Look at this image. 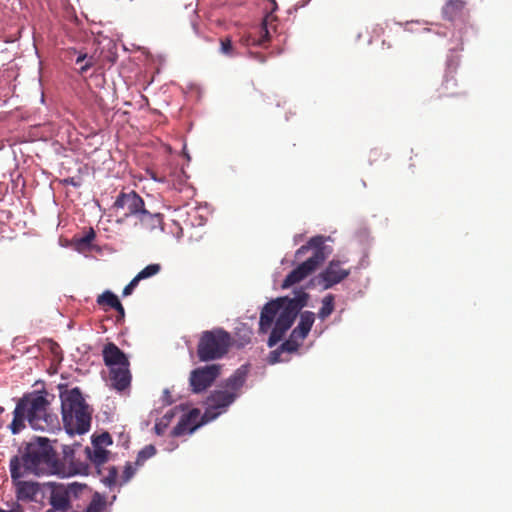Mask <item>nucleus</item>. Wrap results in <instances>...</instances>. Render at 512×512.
Segmentation results:
<instances>
[{
	"label": "nucleus",
	"instance_id": "nucleus-1",
	"mask_svg": "<svg viewBox=\"0 0 512 512\" xmlns=\"http://www.w3.org/2000/svg\"><path fill=\"white\" fill-rule=\"evenodd\" d=\"M308 293L302 288L294 291V297H278L267 302L260 313L259 333L265 334L271 328L268 346L274 347L282 340L293 325L297 315L307 305Z\"/></svg>",
	"mask_w": 512,
	"mask_h": 512
},
{
	"label": "nucleus",
	"instance_id": "nucleus-2",
	"mask_svg": "<svg viewBox=\"0 0 512 512\" xmlns=\"http://www.w3.org/2000/svg\"><path fill=\"white\" fill-rule=\"evenodd\" d=\"M9 468L11 479L65 472L56 462V451L50 440L45 437H35L27 443L20 456L16 455L10 459Z\"/></svg>",
	"mask_w": 512,
	"mask_h": 512
},
{
	"label": "nucleus",
	"instance_id": "nucleus-3",
	"mask_svg": "<svg viewBox=\"0 0 512 512\" xmlns=\"http://www.w3.org/2000/svg\"><path fill=\"white\" fill-rule=\"evenodd\" d=\"M48 393L33 391L24 394L13 411V420L9 425L12 434H18L25 428V421L35 430L50 431L60 429L59 418L49 411Z\"/></svg>",
	"mask_w": 512,
	"mask_h": 512
},
{
	"label": "nucleus",
	"instance_id": "nucleus-4",
	"mask_svg": "<svg viewBox=\"0 0 512 512\" xmlns=\"http://www.w3.org/2000/svg\"><path fill=\"white\" fill-rule=\"evenodd\" d=\"M62 421L69 435H83L91 427V411L78 387L61 392Z\"/></svg>",
	"mask_w": 512,
	"mask_h": 512
},
{
	"label": "nucleus",
	"instance_id": "nucleus-5",
	"mask_svg": "<svg viewBox=\"0 0 512 512\" xmlns=\"http://www.w3.org/2000/svg\"><path fill=\"white\" fill-rule=\"evenodd\" d=\"M233 344V338L223 328L205 330L200 334L197 344V357L201 362L223 358Z\"/></svg>",
	"mask_w": 512,
	"mask_h": 512
},
{
	"label": "nucleus",
	"instance_id": "nucleus-6",
	"mask_svg": "<svg viewBox=\"0 0 512 512\" xmlns=\"http://www.w3.org/2000/svg\"><path fill=\"white\" fill-rule=\"evenodd\" d=\"M443 18L452 23L462 40L464 32L470 27V12L463 0H447L442 8Z\"/></svg>",
	"mask_w": 512,
	"mask_h": 512
},
{
	"label": "nucleus",
	"instance_id": "nucleus-7",
	"mask_svg": "<svg viewBox=\"0 0 512 512\" xmlns=\"http://www.w3.org/2000/svg\"><path fill=\"white\" fill-rule=\"evenodd\" d=\"M236 400L234 392H227L224 389L214 390L206 400V410L202 416L204 422L214 420L218 415Z\"/></svg>",
	"mask_w": 512,
	"mask_h": 512
},
{
	"label": "nucleus",
	"instance_id": "nucleus-8",
	"mask_svg": "<svg viewBox=\"0 0 512 512\" xmlns=\"http://www.w3.org/2000/svg\"><path fill=\"white\" fill-rule=\"evenodd\" d=\"M222 365L210 364L191 371L189 383L194 393H201L209 388L220 376Z\"/></svg>",
	"mask_w": 512,
	"mask_h": 512
},
{
	"label": "nucleus",
	"instance_id": "nucleus-9",
	"mask_svg": "<svg viewBox=\"0 0 512 512\" xmlns=\"http://www.w3.org/2000/svg\"><path fill=\"white\" fill-rule=\"evenodd\" d=\"M345 263L347 260L332 259L326 268L318 274V284L327 290L345 280L351 273L350 268L344 267Z\"/></svg>",
	"mask_w": 512,
	"mask_h": 512
},
{
	"label": "nucleus",
	"instance_id": "nucleus-10",
	"mask_svg": "<svg viewBox=\"0 0 512 512\" xmlns=\"http://www.w3.org/2000/svg\"><path fill=\"white\" fill-rule=\"evenodd\" d=\"M144 208V200L134 190L130 192H120L113 204V209L116 213H121L125 218L131 216L137 218Z\"/></svg>",
	"mask_w": 512,
	"mask_h": 512
},
{
	"label": "nucleus",
	"instance_id": "nucleus-11",
	"mask_svg": "<svg viewBox=\"0 0 512 512\" xmlns=\"http://www.w3.org/2000/svg\"><path fill=\"white\" fill-rule=\"evenodd\" d=\"M74 447H80V444L74 445H64L63 446V458L59 459L56 456V462L62 467L65 472L64 473H55V475L61 477H69L76 474H84L87 472L88 465L75 457V449Z\"/></svg>",
	"mask_w": 512,
	"mask_h": 512
},
{
	"label": "nucleus",
	"instance_id": "nucleus-12",
	"mask_svg": "<svg viewBox=\"0 0 512 512\" xmlns=\"http://www.w3.org/2000/svg\"><path fill=\"white\" fill-rule=\"evenodd\" d=\"M199 418L200 411L196 408L183 414L177 425L173 428L171 432L172 436L179 437L194 432L200 425L205 423L203 420L199 421Z\"/></svg>",
	"mask_w": 512,
	"mask_h": 512
},
{
	"label": "nucleus",
	"instance_id": "nucleus-13",
	"mask_svg": "<svg viewBox=\"0 0 512 512\" xmlns=\"http://www.w3.org/2000/svg\"><path fill=\"white\" fill-rule=\"evenodd\" d=\"M319 266L317 265V261L309 260L302 262L295 269H293L284 279L281 287L282 289H287L305 278L311 275Z\"/></svg>",
	"mask_w": 512,
	"mask_h": 512
},
{
	"label": "nucleus",
	"instance_id": "nucleus-14",
	"mask_svg": "<svg viewBox=\"0 0 512 512\" xmlns=\"http://www.w3.org/2000/svg\"><path fill=\"white\" fill-rule=\"evenodd\" d=\"M325 237L317 235L309 239L307 244L302 245L295 253L296 258L302 257L309 249H314L313 255L309 257V260L317 261V265L320 266L326 259L327 254L325 253Z\"/></svg>",
	"mask_w": 512,
	"mask_h": 512
},
{
	"label": "nucleus",
	"instance_id": "nucleus-15",
	"mask_svg": "<svg viewBox=\"0 0 512 512\" xmlns=\"http://www.w3.org/2000/svg\"><path fill=\"white\" fill-rule=\"evenodd\" d=\"M103 360L109 368L129 366L126 354L113 342L107 343L102 350Z\"/></svg>",
	"mask_w": 512,
	"mask_h": 512
},
{
	"label": "nucleus",
	"instance_id": "nucleus-16",
	"mask_svg": "<svg viewBox=\"0 0 512 512\" xmlns=\"http://www.w3.org/2000/svg\"><path fill=\"white\" fill-rule=\"evenodd\" d=\"M15 487L16 498L19 501H35L40 492V486L37 482L24 481L21 478L12 479Z\"/></svg>",
	"mask_w": 512,
	"mask_h": 512
},
{
	"label": "nucleus",
	"instance_id": "nucleus-17",
	"mask_svg": "<svg viewBox=\"0 0 512 512\" xmlns=\"http://www.w3.org/2000/svg\"><path fill=\"white\" fill-rule=\"evenodd\" d=\"M49 502L51 508L46 512H74L70 502V494L64 487L54 488Z\"/></svg>",
	"mask_w": 512,
	"mask_h": 512
},
{
	"label": "nucleus",
	"instance_id": "nucleus-18",
	"mask_svg": "<svg viewBox=\"0 0 512 512\" xmlns=\"http://www.w3.org/2000/svg\"><path fill=\"white\" fill-rule=\"evenodd\" d=\"M137 219L138 222L135 225H139L146 232L163 230V216L160 213H150L144 208Z\"/></svg>",
	"mask_w": 512,
	"mask_h": 512
},
{
	"label": "nucleus",
	"instance_id": "nucleus-19",
	"mask_svg": "<svg viewBox=\"0 0 512 512\" xmlns=\"http://www.w3.org/2000/svg\"><path fill=\"white\" fill-rule=\"evenodd\" d=\"M248 375V366L242 365L224 382V390L234 392L235 398L240 395Z\"/></svg>",
	"mask_w": 512,
	"mask_h": 512
},
{
	"label": "nucleus",
	"instance_id": "nucleus-20",
	"mask_svg": "<svg viewBox=\"0 0 512 512\" xmlns=\"http://www.w3.org/2000/svg\"><path fill=\"white\" fill-rule=\"evenodd\" d=\"M111 386L118 391H123L130 386L131 373L129 366L110 368Z\"/></svg>",
	"mask_w": 512,
	"mask_h": 512
},
{
	"label": "nucleus",
	"instance_id": "nucleus-21",
	"mask_svg": "<svg viewBox=\"0 0 512 512\" xmlns=\"http://www.w3.org/2000/svg\"><path fill=\"white\" fill-rule=\"evenodd\" d=\"M315 321V314L312 311H304L300 314V320L298 325L292 330L294 337H299L300 340H304Z\"/></svg>",
	"mask_w": 512,
	"mask_h": 512
},
{
	"label": "nucleus",
	"instance_id": "nucleus-22",
	"mask_svg": "<svg viewBox=\"0 0 512 512\" xmlns=\"http://www.w3.org/2000/svg\"><path fill=\"white\" fill-rule=\"evenodd\" d=\"M458 84L457 80L451 76L446 77L444 82L441 84L439 90H438V97L439 98H445V97H455L461 95V92L457 89Z\"/></svg>",
	"mask_w": 512,
	"mask_h": 512
},
{
	"label": "nucleus",
	"instance_id": "nucleus-23",
	"mask_svg": "<svg viewBox=\"0 0 512 512\" xmlns=\"http://www.w3.org/2000/svg\"><path fill=\"white\" fill-rule=\"evenodd\" d=\"M84 452L86 457L89 458L95 465H102L108 460V451L102 447L94 446L93 450H91L89 447H86Z\"/></svg>",
	"mask_w": 512,
	"mask_h": 512
},
{
	"label": "nucleus",
	"instance_id": "nucleus-24",
	"mask_svg": "<svg viewBox=\"0 0 512 512\" xmlns=\"http://www.w3.org/2000/svg\"><path fill=\"white\" fill-rule=\"evenodd\" d=\"M97 304L107 310V308L114 309L120 302L118 297L111 291L106 290L97 297Z\"/></svg>",
	"mask_w": 512,
	"mask_h": 512
},
{
	"label": "nucleus",
	"instance_id": "nucleus-25",
	"mask_svg": "<svg viewBox=\"0 0 512 512\" xmlns=\"http://www.w3.org/2000/svg\"><path fill=\"white\" fill-rule=\"evenodd\" d=\"M335 297L332 294L326 295L322 300V307L320 308L318 312V317L321 320L327 319L334 311L335 305H334Z\"/></svg>",
	"mask_w": 512,
	"mask_h": 512
},
{
	"label": "nucleus",
	"instance_id": "nucleus-26",
	"mask_svg": "<svg viewBox=\"0 0 512 512\" xmlns=\"http://www.w3.org/2000/svg\"><path fill=\"white\" fill-rule=\"evenodd\" d=\"M175 416V409H171L168 412H166L161 419H159L155 426L154 430L157 435H163L170 424L171 420Z\"/></svg>",
	"mask_w": 512,
	"mask_h": 512
},
{
	"label": "nucleus",
	"instance_id": "nucleus-27",
	"mask_svg": "<svg viewBox=\"0 0 512 512\" xmlns=\"http://www.w3.org/2000/svg\"><path fill=\"white\" fill-rule=\"evenodd\" d=\"M302 341L299 337H294V332L292 331L289 339L283 342L280 348L283 352L293 353L298 350Z\"/></svg>",
	"mask_w": 512,
	"mask_h": 512
},
{
	"label": "nucleus",
	"instance_id": "nucleus-28",
	"mask_svg": "<svg viewBox=\"0 0 512 512\" xmlns=\"http://www.w3.org/2000/svg\"><path fill=\"white\" fill-rule=\"evenodd\" d=\"M105 507V499L96 493L84 512H104Z\"/></svg>",
	"mask_w": 512,
	"mask_h": 512
},
{
	"label": "nucleus",
	"instance_id": "nucleus-29",
	"mask_svg": "<svg viewBox=\"0 0 512 512\" xmlns=\"http://www.w3.org/2000/svg\"><path fill=\"white\" fill-rule=\"evenodd\" d=\"M79 73L84 74L86 73L90 68H92L95 64V59L93 56H88L86 53H80L76 59V64H81Z\"/></svg>",
	"mask_w": 512,
	"mask_h": 512
},
{
	"label": "nucleus",
	"instance_id": "nucleus-30",
	"mask_svg": "<svg viewBox=\"0 0 512 512\" xmlns=\"http://www.w3.org/2000/svg\"><path fill=\"white\" fill-rule=\"evenodd\" d=\"M156 454V448L154 445H146L143 449H141L137 455V459L135 464L137 466H141L144 464L146 460L153 457Z\"/></svg>",
	"mask_w": 512,
	"mask_h": 512
},
{
	"label": "nucleus",
	"instance_id": "nucleus-31",
	"mask_svg": "<svg viewBox=\"0 0 512 512\" xmlns=\"http://www.w3.org/2000/svg\"><path fill=\"white\" fill-rule=\"evenodd\" d=\"M160 270H161L160 264H157V263L150 264V265L146 266L144 269H142L136 275V277L139 279V281H141L143 279H147V278H150V277L158 274L160 272Z\"/></svg>",
	"mask_w": 512,
	"mask_h": 512
},
{
	"label": "nucleus",
	"instance_id": "nucleus-32",
	"mask_svg": "<svg viewBox=\"0 0 512 512\" xmlns=\"http://www.w3.org/2000/svg\"><path fill=\"white\" fill-rule=\"evenodd\" d=\"M220 52L226 56H234V47L230 37L220 39Z\"/></svg>",
	"mask_w": 512,
	"mask_h": 512
},
{
	"label": "nucleus",
	"instance_id": "nucleus-33",
	"mask_svg": "<svg viewBox=\"0 0 512 512\" xmlns=\"http://www.w3.org/2000/svg\"><path fill=\"white\" fill-rule=\"evenodd\" d=\"M112 438L109 433L105 432L100 435H97L93 438V445L96 447H102L103 445H111Z\"/></svg>",
	"mask_w": 512,
	"mask_h": 512
},
{
	"label": "nucleus",
	"instance_id": "nucleus-34",
	"mask_svg": "<svg viewBox=\"0 0 512 512\" xmlns=\"http://www.w3.org/2000/svg\"><path fill=\"white\" fill-rule=\"evenodd\" d=\"M139 279L135 276L128 285H126L123 289V295L124 296H128L130 295L133 290L136 288V286L138 285L139 283Z\"/></svg>",
	"mask_w": 512,
	"mask_h": 512
},
{
	"label": "nucleus",
	"instance_id": "nucleus-35",
	"mask_svg": "<svg viewBox=\"0 0 512 512\" xmlns=\"http://www.w3.org/2000/svg\"><path fill=\"white\" fill-rule=\"evenodd\" d=\"M282 353H283V351L281 350L280 347L274 351H271L270 355H269V363L275 364V363L281 362L282 361V359H281Z\"/></svg>",
	"mask_w": 512,
	"mask_h": 512
},
{
	"label": "nucleus",
	"instance_id": "nucleus-36",
	"mask_svg": "<svg viewBox=\"0 0 512 512\" xmlns=\"http://www.w3.org/2000/svg\"><path fill=\"white\" fill-rule=\"evenodd\" d=\"M94 238L95 232L93 229H90V231L79 240V243L82 245H90Z\"/></svg>",
	"mask_w": 512,
	"mask_h": 512
},
{
	"label": "nucleus",
	"instance_id": "nucleus-37",
	"mask_svg": "<svg viewBox=\"0 0 512 512\" xmlns=\"http://www.w3.org/2000/svg\"><path fill=\"white\" fill-rule=\"evenodd\" d=\"M135 469L132 467L131 464H127L124 470V478L125 481H128L131 479V477L134 475Z\"/></svg>",
	"mask_w": 512,
	"mask_h": 512
},
{
	"label": "nucleus",
	"instance_id": "nucleus-38",
	"mask_svg": "<svg viewBox=\"0 0 512 512\" xmlns=\"http://www.w3.org/2000/svg\"><path fill=\"white\" fill-rule=\"evenodd\" d=\"M118 315H117V321H122L125 317V310L121 302L118 303V305L114 308Z\"/></svg>",
	"mask_w": 512,
	"mask_h": 512
},
{
	"label": "nucleus",
	"instance_id": "nucleus-39",
	"mask_svg": "<svg viewBox=\"0 0 512 512\" xmlns=\"http://www.w3.org/2000/svg\"><path fill=\"white\" fill-rule=\"evenodd\" d=\"M0 512H24V508L19 503H14L9 510L0 508Z\"/></svg>",
	"mask_w": 512,
	"mask_h": 512
},
{
	"label": "nucleus",
	"instance_id": "nucleus-40",
	"mask_svg": "<svg viewBox=\"0 0 512 512\" xmlns=\"http://www.w3.org/2000/svg\"><path fill=\"white\" fill-rule=\"evenodd\" d=\"M262 29L264 31V35L262 36L261 39H259L257 41L258 45H263L265 42H267L269 40V32H268L265 24H263V28Z\"/></svg>",
	"mask_w": 512,
	"mask_h": 512
},
{
	"label": "nucleus",
	"instance_id": "nucleus-41",
	"mask_svg": "<svg viewBox=\"0 0 512 512\" xmlns=\"http://www.w3.org/2000/svg\"><path fill=\"white\" fill-rule=\"evenodd\" d=\"M251 334H252L251 331H247V333L242 337V340H241V342L239 343L238 346H242L243 347L244 345L250 343V341H251Z\"/></svg>",
	"mask_w": 512,
	"mask_h": 512
},
{
	"label": "nucleus",
	"instance_id": "nucleus-42",
	"mask_svg": "<svg viewBox=\"0 0 512 512\" xmlns=\"http://www.w3.org/2000/svg\"><path fill=\"white\" fill-rule=\"evenodd\" d=\"M153 179L156 180V181H159V182H165L166 181L165 177L158 178L156 176H153Z\"/></svg>",
	"mask_w": 512,
	"mask_h": 512
},
{
	"label": "nucleus",
	"instance_id": "nucleus-43",
	"mask_svg": "<svg viewBox=\"0 0 512 512\" xmlns=\"http://www.w3.org/2000/svg\"><path fill=\"white\" fill-rule=\"evenodd\" d=\"M112 474H113V477H115V476H116L117 472H116V469H115V468H113V469H112Z\"/></svg>",
	"mask_w": 512,
	"mask_h": 512
}]
</instances>
